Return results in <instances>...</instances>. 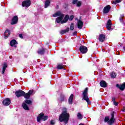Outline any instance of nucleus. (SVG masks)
<instances>
[{
	"label": "nucleus",
	"mask_w": 125,
	"mask_h": 125,
	"mask_svg": "<svg viewBox=\"0 0 125 125\" xmlns=\"http://www.w3.org/2000/svg\"><path fill=\"white\" fill-rule=\"evenodd\" d=\"M69 120H70V114L67 111V109L65 108L60 115L59 121L61 123L63 122L65 125H67L69 123Z\"/></svg>",
	"instance_id": "nucleus-1"
},
{
	"label": "nucleus",
	"mask_w": 125,
	"mask_h": 125,
	"mask_svg": "<svg viewBox=\"0 0 125 125\" xmlns=\"http://www.w3.org/2000/svg\"><path fill=\"white\" fill-rule=\"evenodd\" d=\"M110 115L111 116V118L109 116H105L104 117V122L107 123L108 125H113L115 124V111L111 112Z\"/></svg>",
	"instance_id": "nucleus-2"
},
{
	"label": "nucleus",
	"mask_w": 125,
	"mask_h": 125,
	"mask_svg": "<svg viewBox=\"0 0 125 125\" xmlns=\"http://www.w3.org/2000/svg\"><path fill=\"white\" fill-rule=\"evenodd\" d=\"M87 92H88V88L86 87L82 94L83 95V99L87 102L88 105H90L91 102L89 100L88 96H87Z\"/></svg>",
	"instance_id": "nucleus-3"
},
{
	"label": "nucleus",
	"mask_w": 125,
	"mask_h": 125,
	"mask_svg": "<svg viewBox=\"0 0 125 125\" xmlns=\"http://www.w3.org/2000/svg\"><path fill=\"white\" fill-rule=\"evenodd\" d=\"M48 119V116H44V113L43 112L41 113L40 114L38 115L37 120L38 123L41 122V120H42L44 122L46 121Z\"/></svg>",
	"instance_id": "nucleus-4"
},
{
	"label": "nucleus",
	"mask_w": 125,
	"mask_h": 125,
	"mask_svg": "<svg viewBox=\"0 0 125 125\" xmlns=\"http://www.w3.org/2000/svg\"><path fill=\"white\" fill-rule=\"evenodd\" d=\"M31 0H25L22 1L21 5L22 7H29L31 6Z\"/></svg>",
	"instance_id": "nucleus-5"
},
{
	"label": "nucleus",
	"mask_w": 125,
	"mask_h": 125,
	"mask_svg": "<svg viewBox=\"0 0 125 125\" xmlns=\"http://www.w3.org/2000/svg\"><path fill=\"white\" fill-rule=\"evenodd\" d=\"M79 50L82 54H85L88 51V49L86 46L84 45H81L79 48Z\"/></svg>",
	"instance_id": "nucleus-6"
},
{
	"label": "nucleus",
	"mask_w": 125,
	"mask_h": 125,
	"mask_svg": "<svg viewBox=\"0 0 125 125\" xmlns=\"http://www.w3.org/2000/svg\"><path fill=\"white\" fill-rule=\"evenodd\" d=\"M16 96L17 97L19 98L21 97V96H23L24 94H25V92L22 90H17L15 92Z\"/></svg>",
	"instance_id": "nucleus-7"
},
{
	"label": "nucleus",
	"mask_w": 125,
	"mask_h": 125,
	"mask_svg": "<svg viewBox=\"0 0 125 125\" xmlns=\"http://www.w3.org/2000/svg\"><path fill=\"white\" fill-rule=\"evenodd\" d=\"M17 23H18V16H14L11 21L10 24L11 25H16Z\"/></svg>",
	"instance_id": "nucleus-8"
},
{
	"label": "nucleus",
	"mask_w": 125,
	"mask_h": 125,
	"mask_svg": "<svg viewBox=\"0 0 125 125\" xmlns=\"http://www.w3.org/2000/svg\"><path fill=\"white\" fill-rule=\"evenodd\" d=\"M33 92H34V90H29L28 92L26 93H25L24 92V94L23 96L24 97V98H25V99H30V97H31V95L33 94Z\"/></svg>",
	"instance_id": "nucleus-9"
},
{
	"label": "nucleus",
	"mask_w": 125,
	"mask_h": 125,
	"mask_svg": "<svg viewBox=\"0 0 125 125\" xmlns=\"http://www.w3.org/2000/svg\"><path fill=\"white\" fill-rule=\"evenodd\" d=\"M106 40V35L100 34L99 36V41L100 42H104Z\"/></svg>",
	"instance_id": "nucleus-10"
},
{
	"label": "nucleus",
	"mask_w": 125,
	"mask_h": 125,
	"mask_svg": "<svg viewBox=\"0 0 125 125\" xmlns=\"http://www.w3.org/2000/svg\"><path fill=\"white\" fill-rule=\"evenodd\" d=\"M10 103H11V101L9 98H6L4 100H3L2 104L4 106H8L10 104Z\"/></svg>",
	"instance_id": "nucleus-11"
},
{
	"label": "nucleus",
	"mask_w": 125,
	"mask_h": 125,
	"mask_svg": "<svg viewBox=\"0 0 125 125\" xmlns=\"http://www.w3.org/2000/svg\"><path fill=\"white\" fill-rule=\"evenodd\" d=\"M110 10H111V6L110 5H106L104 8L103 13L107 14L110 12Z\"/></svg>",
	"instance_id": "nucleus-12"
},
{
	"label": "nucleus",
	"mask_w": 125,
	"mask_h": 125,
	"mask_svg": "<svg viewBox=\"0 0 125 125\" xmlns=\"http://www.w3.org/2000/svg\"><path fill=\"white\" fill-rule=\"evenodd\" d=\"M46 50V49L44 48H42L41 49H39V50L37 51V53L40 54V55H43L44 53H45Z\"/></svg>",
	"instance_id": "nucleus-13"
},
{
	"label": "nucleus",
	"mask_w": 125,
	"mask_h": 125,
	"mask_svg": "<svg viewBox=\"0 0 125 125\" xmlns=\"http://www.w3.org/2000/svg\"><path fill=\"white\" fill-rule=\"evenodd\" d=\"M10 34H11L10 30H9V29H6V30L4 33V38L5 40H6V39H7L8 37L10 36Z\"/></svg>",
	"instance_id": "nucleus-14"
},
{
	"label": "nucleus",
	"mask_w": 125,
	"mask_h": 125,
	"mask_svg": "<svg viewBox=\"0 0 125 125\" xmlns=\"http://www.w3.org/2000/svg\"><path fill=\"white\" fill-rule=\"evenodd\" d=\"M112 28V21L111 20H108L106 23V29L108 31H110Z\"/></svg>",
	"instance_id": "nucleus-15"
},
{
	"label": "nucleus",
	"mask_w": 125,
	"mask_h": 125,
	"mask_svg": "<svg viewBox=\"0 0 125 125\" xmlns=\"http://www.w3.org/2000/svg\"><path fill=\"white\" fill-rule=\"evenodd\" d=\"M116 87H117L120 90L124 91L125 89V82L124 83L120 85L119 84H116Z\"/></svg>",
	"instance_id": "nucleus-16"
},
{
	"label": "nucleus",
	"mask_w": 125,
	"mask_h": 125,
	"mask_svg": "<svg viewBox=\"0 0 125 125\" xmlns=\"http://www.w3.org/2000/svg\"><path fill=\"white\" fill-rule=\"evenodd\" d=\"M69 17H70L69 15H66L63 18V20L61 21V24H64V23H67L69 20Z\"/></svg>",
	"instance_id": "nucleus-17"
},
{
	"label": "nucleus",
	"mask_w": 125,
	"mask_h": 125,
	"mask_svg": "<svg viewBox=\"0 0 125 125\" xmlns=\"http://www.w3.org/2000/svg\"><path fill=\"white\" fill-rule=\"evenodd\" d=\"M62 16H64V14H62V12H61V11H58L53 15V17H57V16H59V17L60 16H62Z\"/></svg>",
	"instance_id": "nucleus-18"
},
{
	"label": "nucleus",
	"mask_w": 125,
	"mask_h": 125,
	"mask_svg": "<svg viewBox=\"0 0 125 125\" xmlns=\"http://www.w3.org/2000/svg\"><path fill=\"white\" fill-rule=\"evenodd\" d=\"M63 18H64V16L63 15H62L60 17H58L56 19V21L57 22V23H61V22H62L63 20Z\"/></svg>",
	"instance_id": "nucleus-19"
},
{
	"label": "nucleus",
	"mask_w": 125,
	"mask_h": 125,
	"mask_svg": "<svg viewBox=\"0 0 125 125\" xmlns=\"http://www.w3.org/2000/svg\"><path fill=\"white\" fill-rule=\"evenodd\" d=\"M83 22L81 20H79L78 22V29H83Z\"/></svg>",
	"instance_id": "nucleus-20"
},
{
	"label": "nucleus",
	"mask_w": 125,
	"mask_h": 125,
	"mask_svg": "<svg viewBox=\"0 0 125 125\" xmlns=\"http://www.w3.org/2000/svg\"><path fill=\"white\" fill-rule=\"evenodd\" d=\"M15 44H18V42L15 40V39H13L11 40L10 42V45L12 47L14 46Z\"/></svg>",
	"instance_id": "nucleus-21"
},
{
	"label": "nucleus",
	"mask_w": 125,
	"mask_h": 125,
	"mask_svg": "<svg viewBox=\"0 0 125 125\" xmlns=\"http://www.w3.org/2000/svg\"><path fill=\"white\" fill-rule=\"evenodd\" d=\"M100 86L101 87H106L107 86V83L105 81L102 80L100 83Z\"/></svg>",
	"instance_id": "nucleus-22"
},
{
	"label": "nucleus",
	"mask_w": 125,
	"mask_h": 125,
	"mask_svg": "<svg viewBox=\"0 0 125 125\" xmlns=\"http://www.w3.org/2000/svg\"><path fill=\"white\" fill-rule=\"evenodd\" d=\"M60 102H63L65 101V95L63 94H61L60 95V98L58 99Z\"/></svg>",
	"instance_id": "nucleus-23"
},
{
	"label": "nucleus",
	"mask_w": 125,
	"mask_h": 125,
	"mask_svg": "<svg viewBox=\"0 0 125 125\" xmlns=\"http://www.w3.org/2000/svg\"><path fill=\"white\" fill-rule=\"evenodd\" d=\"M73 99H74V94H72L68 99V103L70 105L73 104Z\"/></svg>",
	"instance_id": "nucleus-24"
},
{
	"label": "nucleus",
	"mask_w": 125,
	"mask_h": 125,
	"mask_svg": "<svg viewBox=\"0 0 125 125\" xmlns=\"http://www.w3.org/2000/svg\"><path fill=\"white\" fill-rule=\"evenodd\" d=\"M65 67L66 66L63 64L58 63L57 66V68L58 69V70H62V69H63V70H66V69H65Z\"/></svg>",
	"instance_id": "nucleus-25"
},
{
	"label": "nucleus",
	"mask_w": 125,
	"mask_h": 125,
	"mask_svg": "<svg viewBox=\"0 0 125 125\" xmlns=\"http://www.w3.org/2000/svg\"><path fill=\"white\" fill-rule=\"evenodd\" d=\"M6 68H7V63L6 62H4L3 64L2 70V75L4 74V72H5V70H6Z\"/></svg>",
	"instance_id": "nucleus-26"
},
{
	"label": "nucleus",
	"mask_w": 125,
	"mask_h": 125,
	"mask_svg": "<svg viewBox=\"0 0 125 125\" xmlns=\"http://www.w3.org/2000/svg\"><path fill=\"white\" fill-rule=\"evenodd\" d=\"M22 108L24 110H26V111H29L30 110V108H29V106H28V105L26 104L25 103H23L22 104Z\"/></svg>",
	"instance_id": "nucleus-27"
},
{
	"label": "nucleus",
	"mask_w": 125,
	"mask_h": 125,
	"mask_svg": "<svg viewBox=\"0 0 125 125\" xmlns=\"http://www.w3.org/2000/svg\"><path fill=\"white\" fill-rule=\"evenodd\" d=\"M50 5V0H46L44 3V8H47Z\"/></svg>",
	"instance_id": "nucleus-28"
},
{
	"label": "nucleus",
	"mask_w": 125,
	"mask_h": 125,
	"mask_svg": "<svg viewBox=\"0 0 125 125\" xmlns=\"http://www.w3.org/2000/svg\"><path fill=\"white\" fill-rule=\"evenodd\" d=\"M69 30L70 28H69V27H67L66 29L61 30L60 31V34H61V35H64L65 33H68Z\"/></svg>",
	"instance_id": "nucleus-29"
},
{
	"label": "nucleus",
	"mask_w": 125,
	"mask_h": 125,
	"mask_svg": "<svg viewBox=\"0 0 125 125\" xmlns=\"http://www.w3.org/2000/svg\"><path fill=\"white\" fill-rule=\"evenodd\" d=\"M24 103H25V104H27L28 105H32L33 102L30 100L26 99L24 101Z\"/></svg>",
	"instance_id": "nucleus-30"
},
{
	"label": "nucleus",
	"mask_w": 125,
	"mask_h": 125,
	"mask_svg": "<svg viewBox=\"0 0 125 125\" xmlns=\"http://www.w3.org/2000/svg\"><path fill=\"white\" fill-rule=\"evenodd\" d=\"M110 76L111 78H116V77H117V73H116L115 71H113L110 73Z\"/></svg>",
	"instance_id": "nucleus-31"
},
{
	"label": "nucleus",
	"mask_w": 125,
	"mask_h": 125,
	"mask_svg": "<svg viewBox=\"0 0 125 125\" xmlns=\"http://www.w3.org/2000/svg\"><path fill=\"white\" fill-rule=\"evenodd\" d=\"M75 28V23H72L71 24L70 27V30L71 31H74V28Z\"/></svg>",
	"instance_id": "nucleus-32"
},
{
	"label": "nucleus",
	"mask_w": 125,
	"mask_h": 125,
	"mask_svg": "<svg viewBox=\"0 0 125 125\" xmlns=\"http://www.w3.org/2000/svg\"><path fill=\"white\" fill-rule=\"evenodd\" d=\"M77 117H78L79 120H82V119H83V115H82L81 113H78Z\"/></svg>",
	"instance_id": "nucleus-33"
},
{
	"label": "nucleus",
	"mask_w": 125,
	"mask_h": 125,
	"mask_svg": "<svg viewBox=\"0 0 125 125\" xmlns=\"http://www.w3.org/2000/svg\"><path fill=\"white\" fill-rule=\"evenodd\" d=\"M74 18H75V16L74 15H71L69 17L68 20H69V21H73V20L74 19Z\"/></svg>",
	"instance_id": "nucleus-34"
},
{
	"label": "nucleus",
	"mask_w": 125,
	"mask_h": 125,
	"mask_svg": "<svg viewBox=\"0 0 125 125\" xmlns=\"http://www.w3.org/2000/svg\"><path fill=\"white\" fill-rule=\"evenodd\" d=\"M121 0H115L113 1V2L115 3V4H117V3H120L121 2Z\"/></svg>",
	"instance_id": "nucleus-35"
},
{
	"label": "nucleus",
	"mask_w": 125,
	"mask_h": 125,
	"mask_svg": "<svg viewBox=\"0 0 125 125\" xmlns=\"http://www.w3.org/2000/svg\"><path fill=\"white\" fill-rule=\"evenodd\" d=\"M50 125H55V122H54V120H51V121L50 122Z\"/></svg>",
	"instance_id": "nucleus-36"
},
{
	"label": "nucleus",
	"mask_w": 125,
	"mask_h": 125,
	"mask_svg": "<svg viewBox=\"0 0 125 125\" xmlns=\"http://www.w3.org/2000/svg\"><path fill=\"white\" fill-rule=\"evenodd\" d=\"M81 5H82V2H81V1H78L77 3V6H78V7H80V6H81Z\"/></svg>",
	"instance_id": "nucleus-37"
},
{
	"label": "nucleus",
	"mask_w": 125,
	"mask_h": 125,
	"mask_svg": "<svg viewBox=\"0 0 125 125\" xmlns=\"http://www.w3.org/2000/svg\"><path fill=\"white\" fill-rule=\"evenodd\" d=\"M123 17H124V15H121V16H120V17L119 18V20H120V22H123Z\"/></svg>",
	"instance_id": "nucleus-38"
},
{
	"label": "nucleus",
	"mask_w": 125,
	"mask_h": 125,
	"mask_svg": "<svg viewBox=\"0 0 125 125\" xmlns=\"http://www.w3.org/2000/svg\"><path fill=\"white\" fill-rule=\"evenodd\" d=\"M78 0H73V1H72V3L73 4H76V3H77V2H78Z\"/></svg>",
	"instance_id": "nucleus-39"
},
{
	"label": "nucleus",
	"mask_w": 125,
	"mask_h": 125,
	"mask_svg": "<svg viewBox=\"0 0 125 125\" xmlns=\"http://www.w3.org/2000/svg\"><path fill=\"white\" fill-rule=\"evenodd\" d=\"M19 37V38H21V39H23V34H20Z\"/></svg>",
	"instance_id": "nucleus-40"
},
{
	"label": "nucleus",
	"mask_w": 125,
	"mask_h": 125,
	"mask_svg": "<svg viewBox=\"0 0 125 125\" xmlns=\"http://www.w3.org/2000/svg\"><path fill=\"white\" fill-rule=\"evenodd\" d=\"M114 105H115V106H118L119 105V103L116 102H114V103H113Z\"/></svg>",
	"instance_id": "nucleus-41"
},
{
	"label": "nucleus",
	"mask_w": 125,
	"mask_h": 125,
	"mask_svg": "<svg viewBox=\"0 0 125 125\" xmlns=\"http://www.w3.org/2000/svg\"><path fill=\"white\" fill-rule=\"evenodd\" d=\"M112 102H113V103L116 102V98L115 97L112 98Z\"/></svg>",
	"instance_id": "nucleus-42"
},
{
	"label": "nucleus",
	"mask_w": 125,
	"mask_h": 125,
	"mask_svg": "<svg viewBox=\"0 0 125 125\" xmlns=\"http://www.w3.org/2000/svg\"><path fill=\"white\" fill-rule=\"evenodd\" d=\"M77 35V31H75L73 32V36H76Z\"/></svg>",
	"instance_id": "nucleus-43"
},
{
	"label": "nucleus",
	"mask_w": 125,
	"mask_h": 125,
	"mask_svg": "<svg viewBox=\"0 0 125 125\" xmlns=\"http://www.w3.org/2000/svg\"><path fill=\"white\" fill-rule=\"evenodd\" d=\"M123 111V112H125V107H124Z\"/></svg>",
	"instance_id": "nucleus-44"
},
{
	"label": "nucleus",
	"mask_w": 125,
	"mask_h": 125,
	"mask_svg": "<svg viewBox=\"0 0 125 125\" xmlns=\"http://www.w3.org/2000/svg\"><path fill=\"white\" fill-rule=\"evenodd\" d=\"M123 49H124V51L125 52V46L123 47Z\"/></svg>",
	"instance_id": "nucleus-45"
},
{
	"label": "nucleus",
	"mask_w": 125,
	"mask_h": 125,
	"mask_svg": "<svg viewBox=\"0 0 125 125\" xmlns=\"http://www.w3.org/2000/svg\"><path fill=\"white\" fill-rule=\"evenodd\" d=\"M16 46H17L16 45H14V47H16Z\"/></svg>",
	"instance_id": "nucleus-46"
},
{
	"label": "nucleus",
	"mask_w": 125,
	"mask_h": 125,
	"mask_svg": "<svg viewBox=\"0 0 125 125\" xmlns=\"http://www.w3.org/2000/svg\"><path fill=\"white\" fill-rule=\"evenodd\" d=\"M57 7H58V5H57Z\"/></svg>",
	"instance_id": "nucleus-47"
},
{
	"label": "nucleus",
	"mask_w": 125,
	"mask_h": 125,
	"mask_svg": "<svg viewBox=\"0 0 125 125\" xmlns=\"http://www.w3.org/2000/svg\"><path fill=\"white\" fill-rule=\"evenodd\" d=\"M57 7H58V5H57Z\"/></svg>",
	"instance_id": "nucleus-48"
}]
</instances>
